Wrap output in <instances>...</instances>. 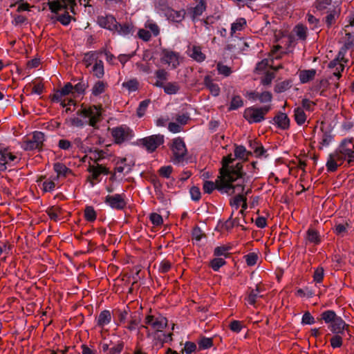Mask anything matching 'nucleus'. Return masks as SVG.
<instances>
[{
	"label": "nucleus",
	"instance_id": "nucleus-26",
	"mask_svg": "<svg viewBox=\"0 0 354 354\" xmlns=\"http://www.w3.org/2000/svg\"><path fill=\"white\" fill-rule=\"evenodd\" d=\"M180 86L178 82H169L165 84L164 92L167 95H175L178 93Z\"/></svg>",
	"mask_w": 354,
	"mask_h": 354
},
{
	"label": "nucleus",
	"instance_id": "nucleus-17",
	"mask_svg": "<svg viewBox=\"0 0 354 354\" xmlns=\"http://www.w3.org/2000/svg\"><path fill=\"white\" fill-rule=\"evenodd\" d=\"M348 325L346 324L344 321L340 317H337L333 322L330 324L329 328L330 330L335 334H342L345 328H348Z\"/></svg>",
	"mask_w": 354,
	"mask_h": 354
},
{
	"label": "nucleus",
	"instance_id": "nucleus-34",
	"mask_svg": "<svg viewBox=\"0 0 354 354\" xmlns=\"http://www.w3.org/2000/svg\"><path fill=\"white\" fill-rule=\"evenodd\" d=\"M353 46H354V39L352 41L349 40L348 41H345L344 46L339 51L337 59L346 63L348 60L344 58L345 53L346 50Z\"/></svg>",
	"mask_w": 354,
	"mask_h": 354
},
{
	"label": "nucleus",
	"instance_id": "nucleus-22",
	"mask_svg": "<svg viewBox=\"0 0 354 354\" xmlns=\"http://www.w3.org/2000/svg\"><path fill=\"white\" fill-rule=\"evenodd\" d=\"M206 9V3L204 0H200L197 5L190 9V15L192 19L201 16Z\"/></svg>",
	"mask_w": 354,
	"mask_h": 354
},
{
	"label": "nucleus",
	"instance_id": "nucleus-24",
	"mask_svg": "<svg viewBox=\"0 0 354 354\" xmlns=\"http://www.w3.org/2000/svg\"><path fill=\"white\" fill-rule=\"evenodd\" d=\"M261 288L259 286H257L255 289H250L246 300L250 305H254L257 299L263 297L261 292Z\"/></svg>",
	"mask_w": 354,
	"mask_h": 354
},
{
	"label": "nucleus",
	"instance_id": "nucleus-45",
	"mask_svg": "<svg viewBox=\"0 0 354 354\" xmlns=\"http://www.w3.org/2000/svg\"><path fill=\"white\" fill-rule=\"evenodd\" d=\"M243 106V102L239 95L234 96L232 99L229 110H236Z\"/></svg>",
	"mask_w": 354,
	"mask_h": 354
},
{
	"label": "nucleus",
	"instance_id": "nucleus-25",
	"mask_svg": "<svg viewBox=\"0 0 354 354\" xmlns=\"http://www.w3.org/2000/svg\"><path fill=\"white\" fill-rule=\"evenodd\" d=\"M189 56L198 62L205 60V55L201 52V49L198 46H194L189 49Z\"/></svg>",
	"mask_w": 354,
	"mask_h": 354
},
{
	"label": "nucleus",
	"instance_id": "nucleus-42",
	"mask_svg": "<svg viewBox=\"0 0 354 354\" xmlns=\"http://www.w3.org/2000/svg\"><path fill=\"white\" fill-rule=\"evenodd\" d=\"M106 84L102 81L97 82L92 88L93 95L97 96L104 92Z\"/></svg>",
	"mask_w": 354,
	"mask_h": 354
},
{
	"label": "nucleus",
	"instance_id": "nucleus-15",
	"mask_svg": "<svg viewBox=\"0 0 354 354\" xmlns=\"http://www.w3.org/2000/svg\"><path fill=\"white\" fill-rule=\"evenodd\" d=\"M238 183L235 185L232 184V186H240L241 187V189L239 190L237 189H234L236 190L233 194H236V195L230 199V205L232 207H234L236 209H237L241 203L244 201L245 196L242 194V193L244 191V185H243V183L240 180H237Z\"/></svg>",
	"mask_w": 354,
	"mask_h": 354
},
{
	"label": "nucleus",
	"instance_id": "nucleus-32",
	"mask_svg": "<svg viewBox=\"0 0 354 354\" xmlns=\"http://www.w3.org/2000/svg\"><path fill=\"white\" fill-rule=\"evenodd\" d=\"M98 60L97 53L94 51L86 53L83 59L86 68H88L93 62L95 63Z\"/></svg>",
	"mask_w": 354,
	"mask_h": 354
},
{
	"label": "nucleus",
	"instance_id": "nucleus-39",
	"mask_svg": "<svg viewBox=\"0 0 354 354\" xmlns=\"http://www.w3.org/2000/svg\"><path fill=\"white\" fill-rule=\"evenodd\" d=\"M54 170L59 176H66V174L71 171V170L68 168H67L64 164L60 162H57L54 165Z\"/></svg>",
	"mask_w": 354,
	"mask_h": 354
},
{
	"label": "nucleus",
	"instance_id": "nucleus-5",
	"mask_svg": "<svg viewBox=\"0 0 354 354\" xmlns=\"http://www.w3.org/2000/svg\"><path fill=\"white\" fill-rule=\"evenodd\" d=\"M164 143V136L156 134L138 140L137 145L144 147L148 152H153Z\"/></svg>",
	"mask_w": 354,
	"mask_h": 354
},
{
	"label": "nucleus",
	"instance_id": "nucleus-35",
	"mask_svg": "<svg viewBox=\"0 0 354 354\" xmlns=\"http://www.w3.org/2000/svg\"><path fill=\"white\" fill-rule=\"evenodd\" d=\"M92 71L93 74L97 78H102L104 74V64L102 60L99 59L94 64Z\"/></svg>",
	"mask_w": 354,
	"mask_h": 354
},
{
	"label": "nucleus",
	"instance_id": "nucleus-62",
	"mask_svg": "<svg viewBox=\"0 0 354 354\" xmlns=\"http://www.w3.org/2000/svg\"><path fill=\"white\" fill-rule=\"evenodd\" d=\"M302 109L308 111H313V107L315 106V104L309 100L308 99H304L301 102Z\"/></svg>",
	"mask_w": 354,
	"mask_h": 354
},
{
	"label": "nucleus",
	"instance_id": "nucleus-6",
	"mask_svg": "<svg viewBox=\"0 0 354 354\" xmlns=\"http://www.w3.org/2000/svg\"><path fill=\"white\" fill-rule=\"evenodd\" d=\"M145 322L154 330L153 338H160V333L167 326V319L162 316L148 315Z\"/></svg>",
	"mask_w": 354,
	"mask_h": 354
},
{
	"label": "nucleus",
	"instance_id": "nucleus-51",
	"mask_svg": "<svg viewBox=\"0 0 354 354\" xmlns=\"http://www.w3.org/2000/svg\"><path fill=\"white\" fill-rule=\"evenodd\" d=\"M230 247L225 245L216 247L214 250V255L216 257L223 256L227 257L228 255L227 252L230 250Z\"/></svg>",
	"mask_w": 354,
	"mask_h": 354
},
{
	"label": "nucleus",
	"instance_id": "nucleus-43",
	"mask_svg": "<svg viewBox=\"0 0 354 354\" xmlns=\"http://www.w3.org/2000/svg\"><path fill=\"white\" fill-rule=\"evenodd\" d=\"M307 239L309 242L313 243H318L320 241L318 232L313 229H309L307 232Z\"/></svg>",
	"mask_w": 354,
	"mask_h": 354
},
{
	"label": "nucleus",
	"instance_id": "nucleus-9",
	"mask_svg": "<svg viewBox=\"0 0 354 354\" xmlns=\"http://www.w3.org/2000/svg\"><path fill=\"white\" fill-rule=\"evenodd\" d=\"M111 135L117 144L129 141L134 136L133 131L127 126H120L113 128L111 131Z\"/></svg>",
	"mask_w": 354,
	"mask_h": 354
},
{
	"label": "nucleus",
	"instance_id": "nucleus-44",
	"mask_svg": "<svg viewBox=\"0 0 354 354\" xmlns=\"http://www.w3.org/2000/svg\"><path fill=\"white\" fill-rule=\"evenodd\" d=\"M84 217L86 221H90V222L94 221L95 220L96 212L94 210L93 207L88 206L85 208Z\"/></svg>",
	"mask_w": 354,
	"mask_h": 354
},
{
	"label": "nucleus",
	"instance_id": "nucleus-18",
	"mask_svg": "<svg viewBox=\"0 0 354 354\" xmlns=\"http://www.w3.org/2000/svg\"><path fill=\"white\" fill-rule=\"evenodd\" d=\"M273 120L277 127L281 129H287L289 128L290 120L288 115L284 113H278L273 118Z\"/></svg>",
	"mask_w": 354,
	"mask_h": 354
},
{
	"label": "nucleus",
	"instance_id": "nucleus-28",
	"mask_svg": "<svg viewBox=\"0 0 354 354\" xmlns=\"http://www.w3.org/2000/svg\"><path fill=\"white\" fill-rule=\"evenodd\" d=\"M294 118L298 125H302L306 120V115L301 107H297L294 110Z\"/></svg>",
	"mask_w": 354,
	"mask_h": 354
},
{
	"label": "nucleus",
	"instance_id": "nucleus-36",
	"mask_svg": "<svg viewBox=\"0 0 354 354\" xmlns=\"http://www.w3.org/2000/svg\"><path fill=\"white\" fill-rule=\"evenodd\" d=\"M246 25V20L244 18H239L232 24L231 35H233L236 31L241 30Z\"/></svg>",
	"mask_w": 354,
	"mask_h": 354
},
{
	"label": "nucleus",
	"instance_id": "nucleus-1",
	"mask_svg": "<svg viewBox=\"0 0 354 354\" xmlns=\"http://www.w3.org/2000/svg\"><path fill=\"white\" fill-rule=\"evenodd\" d=\"M77 114L88 118V120H82L79 118H71L69 120L71 126L77 127H82L86 124L95 127L96 124L101 120V109L97 106H90L88 107L82 108L77 111Z\"/></svg>",
	"mask_w": 354,
	"mask_h": 354
},
{
	"label": "nucleus",
	"instance_id": "nucleus-58",
	"mask_svg": "<svg viewBox=\"0 0 354 354\" xmlns=\"http://www.w3.org/2000/svg\"><path fill=\"white\" fill-rule=\"evenodd\" d=\"M65 12L64 14L59 15V22H60L64 26H68L72 19V17L69 15L67 10H64Z\"/></svg>",
	"mask_w": 354,
	"mask_h": 354
},
{
	"label": "nucleus",
	"instance_id": "nucleus-49",
	"mask_svg": "<svg viewBox=\"0 0 354 354\" xmlns=\"http://www.w3.org/2000/svg\"><path fill=\"white\" fill-rule=\"evenodd\" d=\"M244 258L245 259L246 263L249 266H254L259 259V257L257 254L254 252H250L246 255L244 256Z\"/></svg>",
	"mask_w": 354,
	"mask_h": 354
},
{
	"label": "nucleus",
	"instance_id": "nucleus-8",
	"mask_svg": "<svg viewBox=\"0 0 354 354\" xmlns=\"http://www.w3.org/2000/svg\"><path fill=\"white\" fill-rule=\"evenodd\" d=\"M45 140V135L41 131H35L31 138L22 142L21 147L26 151L41 150Z\"/></svg>",
	"mask_w": 354,
	"mask_h": 354
},
{
	"label": "nucleus",
	"instance_id": "nucleus-48",
	"mask_svg": "<svg viewBox=\"0 0 354 354\" xmlns=\"http://www.w3.org/2000/svg\"><path fill=\"white\" fill-rule=\"evenodd\" d=\"M88 86V82L82 79L77 84L73 86V91L79 94H82Z\"/></svg>",
	"mask_w": 354,
	"mask_h": 354
},
{
	"label": "nucleus",
	"instance_id": "nucleus-56",
	"mask_svg": "<svg viewBox=\"0 0 354 354\" xmlns=\"http://www.w3.org/2000/svg\"><path fill=\"white\" fill-rule=\"evenodd\" d=\"M250 147L254 150V153H256L257 156H262L266 152L263 147L257 142L250 143Z\"/></svg>",
	"mask_w": 354,
	"mask_h": 354
},
{
	"label": "nucleus",
	"instance_id": "nucleus-47",
	"mask_svg": "<svg viewBox=\"0 0 354 354\" xmlns=\"http://www.w3.org/2000/svg\"><path fill=\"white\" fill-rule=\"evenodd\" d=\"M250 153L242 146H237L234 150V155L238 158L246 159Z\"/></svg>",
	"mask_w": 354,
	"mask_h": 354
},
{
	"label": "nucleus",
	"instance_id": "nucleus-20",
	"mask_svg": "<svg viewBox=\"0 0 354 354\" xmlns=\"http://www.w3.org/2000/svg\"><path fill=\"white\" fill-rule=\"evenodd\" d=\"M204 84L209 89L212 95L216 97L219 95L220 88L217 84L213 82L209 75H206L204 77Z\"/></svg>",
	"mask_w": 354,
	"mask_h": 354
},
{
	"label": "nucleus",
	"instance_id": "nucleus-7",
	"mask_svg": "<svg viewBox=\"0 0 354 354\" xmlns=\"http://www.w3.org/2000/svg\"><path fill=\"white\" fill-rule=\"evenodd\" d=\"M171 149L173 153L172 160L174 163L179 164L185 160L187 149L185 142L181 138L174 139Z\"/></svg>",
	"mask_w": 354,
	"mask_h": 354
},
{
	"label": "nucleus",
	"instance_id": "nucleus-41",
	"mask_svg": "<svg viewBox=\"0 0 354 354\" xmlns=\"http://www.w3.org/2000/svg\"><path fill=\"white\" fill-rule=\"evenodd\" d=\"M338 316L333 310H326L322 314V318L327 324H331Z\"/></svg>",
	"mask_w": 354,
	"mask_h": 354
},
{
	"label": "nucleus",
	"instance_id": "nucleus-37",
	"mask_svg": "<svg viewBox=\"0 0 354 354\" xmlns=\"http://www.w3.org/2000/svg\"><path fill=\"white\" fill-rule=\"evenodd\" d=\"M329 66L330 68L335 67V71L333 72V75L336 77L337 79H339L341 77V72L343 71L344 68V66L343 64L338 62L336 60H333L330 62Z\"/></svg>",
	"mask_w": 354,
	"mask_h": 354
},
{
	"label": "nucleus",
	"instance_id": "nucleus-57",
	"mask_svg": "<svg viewBox=\"0 0 354 354\" xmlns=\"http://www.w3.org/2000/svg\"><path fill=\"white\" fill-rule=\"evenodd\" d=\"M173 171V168L171 166H164L160 168L158 173L160 176H161L163 178H169L170 177V175Z\"/></svg>",
	"mask_w": 354,
	"mask_h": 354
},
{
	"label": "nucleus",
	"instance_id": "nucleus-61",
	"mask_svg": "<svg viewBox=\"0 0 354 354\" xmlns=\"http://www.w3.org/2000/svg\"><path fill=\"white\" fill-rule=\"evenodd\" d=\"M330 344H331V346L334 348H339L342 344V337L338 334H336L335 336H333L331 338Z\"/></svg>",
	"mask_w": 354,
	"mask_h": 354
},
{
	"label": "nucleus",
	"instance_id": "nucleus-29",
	"mask_svg": "<svg viewBox=\"0 0 354 354\" xmlns=\"http://www.w3.org/2000/svg\"><path fill=\"white\" fill-rule=\"evenodd\" d=\"M316 71L315 69L301 71L299 73V80L301 83H306L313 80Z\"/></svg>",
	"mask_w": 354,
	"mask_h": 354
},
{
	"label": "nucleus",
	"instance_id": "nucleus-3",
	"mask_svg": "<svg viewBox=\"0 0 354 354\" xmlns=\"http://www.w3.org/2000/svg\"><path fill=\"white\" fill-rule=\"evenodd\" d=\"M205 193L211 194L214 189H217L221 194H226L231 196L236 191L234 189L239 190L241 189L240 186H232V183L229 181L223 176H218L215 183L212 181L206 180L203 183V187Z\"/></svg>",
	"mask_w": 354,
	"mask_h": 354
},
{
	"label": "nucleus",
	"instance_id": "nucleus-23",
	"mask_svg": "<svg viewBox=\"0 0 354 354\" xmlns=\"http://www.w3.org/2000/svg\"><path fill=\"white\" fill-rule=\"evenodd\" d=\"M185 11L182 10H174L172 9H168L166 15L169 20L175 22H180L185 17Z\"/></svg>",
	"mask_w": 354,
	"mask_h": 354
},
{
	"label": "nucleus",
	"instance_id": "nucleus-16",
	"mask_svg": "<svg viewBox=\"0 0 354 354\" xmlns=\"http://www.w3.org/2000/svg\"><path fill=\"white\" fill-rule=\"evenodd\" d=\"M97 22L101 27L111 31H115V30L117 29L118 22L115 18L112 15L98 17Z\"/></svg>",
	"mask_w": 354,
	"mask_h": 354
},
{
	"label": "nucleus",
	"instance_id": "nucleus-54",
	"mask_svg": "<svg viewBox=\"0 0 354 354\" xmlns=\"http://www.w3.org/2000/svg\"><path fill=\"white\" fill-rule=\"evenodd\" d=\"M272 100V95L269 91L259 93L258 100L261 103L270 102Z\"/></svg>",
	"mask_w": 354,
	"mask_h": 354
},
{
	"label": "nucleus",
	"instance_id": "nucleus-14",
	"mask_svg": "<svg viewBox=\"0 0 354 354\" xmlns=\"http://www.w3.org/2000/svg\"><path fill=\"white\" fill-rule=\"evenodd\" d=\"M48 5L52 13L57 14L60 10H68L69 7L71 11L73 12L74 7L76 6V0H74L73 3H65L62 0L51 1H48Z\"/></svg>",
	"mask_w": 354,
	"mask_h": 354
},
{
	"label": "nucleus",
	"instance_id": "nucleus-50",
	"mask_svg": "<svg viewBox=\"0 0 354 354\" xmlns=\"http://www.w3.org/2000/svg\"><path fill=\"white\" fill-rule=\"evenodd\" d=\"M149 103L150 101L149 100H143L140 103L137 109V115L139 118H142L145 115Z\"/></svg>",
	"mask_w": 354,
	"mask_h": 354
},
{
	"label": "nucleus",
	"instance_id": "nucleus-40",
	"mask_svg": "<svg viewBox=\"0 0 354 354\" xmlns=\"http://www.w3.org/2000/svg\"><path fill=\"white\" fill-rule=\"evenodd\" d=\"M122 87L127 88L129 92H134L138 88V82L136 79H132L122 83Z\"/></svg>",
	"mask_w": 354,
	"mask_h": 354
},
{
	"label": "nucleus",
	"instance_id": "nucleus-59",
	"mask_svg": "<svg viewBox=\"0 0 354 354\" xmlns=\"http://www.w3.org/2000/svg\"><path fill=\"white\" fill-rule=\"evenodd\" d=\"M160 338H154L157 341L156 344L158 342L160 343V345H162L165 342H168L169 341L172 340L171 336L172 333H168L165 334L164 333H160Z\"/></svg>",
	"mask_w": 354,
	"mask_h": 354
},
{
	"label": "nucleus",
	"instance_id": "nucleus-63",
	"mask_svg": "<svg viewBox=\"0 0 354 354\" xmlns=\"http://www.w3.org/2000/svg\"><path fill=\"white\" fill-rule=\"evenodd\" d=\"M155 75L158 80L167 81L168 79L169 73L165 69H159L155 72Z\"/></svg>",
	"mask_w": 354,
	"mask_h": 354
},
{
	"label": "nucleus",
	"instance_id": "nucleus-2",
	"mask_svg": "<svg viewBox=\"0 0 354 354\" xmlns=\"http://www.w3.org/2000/svg\"><path fill=\"white\" fill-rule=\"evenodd\" d=\"M234 158L232 155L225 156L222 160V168L220 169V175L225 177L227 180L231 183L241 180L242 177L245 174L242 169V163H236L235 167L230 166V165L233 162Z\"/></svg>",
	"mask_w": 354,
	"mask_h": 354
},
{
	"label": "nucleus",
	"instance_id": "nucleus-46",
	"mask_svg": "<svg viewBox=\"0 0 354 354\" xmlns=\"http://www.w3.org/2000/svg\"><path fill=\"white\" fill-rule=\"evenodd\" d=\"M46 212L51 219L57 221L59 219V214L61 212V208L59 207L53 206L48 208Z\"/></svg>",
	"mask_w": 354,
	"mask_h": 354
},
{
	"label": "nucleus",
	"instance_id": "nucleus-10",
	"mask_svg": "<svg viewBox=\"0 0 354 354\" xmlns=\"http://www.w3.org/2000/svg\"><path fill=\"white\" fill-rule=\"evenodd\" d=\"M338 151L347 157L348 163L354 162V144L352 139H344L338 147Z\"/></svg>",
	"mask_w": 354,
	"mask_h": 354
},
{
	"label": "nucleus",
	"instance_id": "nucleus-53",
	"mask_svg": "<svg viewBox=\"0 0 354 354\" xmlns=\"http://www.w3.org/2000/svg\"><path fill=\"white\" fill-rule=\"evenodd\" d=\"M296 35L301 39H305L306 37L307 28L304 25L299 24L295 27Z\"/></svg>",
	"mask_w": 354,
	"mask_h": 354
},
{
	"label": "nucleus",
	"instance_id": "nucleus-33",
	"mask_svg": "<svg viewBox=\"0 0 354 354\" xmlns=\"http://www.w3.org/2000/svg\"><path fill=\"white\" fill-rule=\"evenodd\" d=\"M306 19L307 20L310 29L316 30L321 27V21L319 19L312 14L308 13L306 15Z\"/></svg>",
	"mask_w": 354,
	"mask_h": 354
},
{
	"label": "nucleus",
	"instance_id": "nucleus-19",
	"mask_svg": "<svg viewBox=\"0 0 354 354\" xmlns=\"http://www.w3.org/2000/svg\"><path fill=\"white\" fill-rule=\"evenodd\" d=\"M115 31L122 36L132 35L134 32V26L131 23H125L123 24L118 23L117 29H115Z\"/></svg>",
	"mask_w": 354,
	"mask_h": 354
},
{
	"label": "nucleus",
	"instance_id": "nucleus-12",
	"mask_svg": "<svg viewBox=\"0 0 354 354\" xmlns=\"http://www.w3.org/2000/svg\"><path fill=\"white\" fill-rule=\"evenodd\" d=\"M104 203L111 208L121 210L126 207L124 196L122 194L108 195L105 197Z\"/></svg>",
	"mask_w": 354,
	"mask_h": 354
},
{
	"label": "nucleus",
	"instance_id": "nucleus-31",
	"mask_svg": "<svg viewBox=\"0 0 354 354\" xmlns=\"http://www.w3.org/2000/svg\"><path fill=\"white\" fill-rule=\"evenodd\" d=\"M328 15L325 17V23L328 28H330L335 24L336 19L339 17V10L336 8H333V10L327 12Z\"/></svg>",
	"mask_w": 354,
	"mask_h": 354
},
{
	"label": "nucleus",
	"instance_id": "nucleus-52",
	"mask_svg": "<svg viewBox=\"0 0 354 354\" xmlns=\"http://www.w3.org/2000/svg\"><path fill=\"white\" fill-rule=\"evenodd\" d=\"M225 263L222 258H215L210 261V266L214 271H218Z\"/></svg>",
	"mask_w": 354,
	"mask_h": 354
},
{
	"label": "nucleus",
	"instance_id": "nucleus-27",
	"mask_svg": "<svg viewBox=\"0 0 354 354\" xmlns=\"http://www.w3.org/2000/svg\"><path fill=\"white\" fill-rule=\"evenodd\" d=\"M111 320V315L109 310H104L102 311L97 317V325L103 327L110 323Z\"/></svg>",
	"mask_w": 354,
	"mask_h": 354
},
{
	"label": "nucleus",
	"instance_id": "nucleus-30",
	"mask_svg": "<svg viewBox=\"0 0 354 354\" xmlns=\"http://www.w3.org/2000/svg\"><path fill=\"white\" fill-rule=\"evenodd\" d=\"M88 171L91 173L92 178L94 180H97L99 176L101 174H107L108 171H106V168L102 167V165H97V166H90L88 167Z\"/></svg>",
	"mask_w": 354,
	"mask_h": 354
},
{
	"label": "nucleus",
	"instance_id": "nucleus-55",
	"mask_svg": "<svg viewBox=\"0 0 354 354\" xmlns=\"http://www.w3.org/2000/svg\"><path fill=\"white\" fill-rule=\"evenodd\" d=\"M198 344L200 350L207 349L212 346V339L211 338L203 337L198 341Z\"/></svg>",
	"mask_w": 354,
	"mask_h": 354
},
{
	"label": "nucleus",
	"instance_id": "nucleus-38",
	"mask_svg": "<svg viewBox=\"0 0 354 354\" xmlns=\"http://www.w3.org/2000/svg\"><path fill=\"white\" fill-rule=\"evenodd\" d=\"M339 165L340 164L337 163V162L335 160V157H334V156H332V154H330L326 162V167L328 171H335Z\"/></svg>",
	"mask_w": 354,
	"mask_h": 354
},
{
	"label": "nucleus",
	"instance_id": "nucleus-13",
	"mask_svg": "<svg viewBox=\"0 0 354 354\" xmlns=\"http://www.w3.org/2000/svg\"><path fill=\"white\" fill-rule=\"evenodd\" d=\"M160 59L162 62L171 65L173 68H176L180 64L178 53L170 50L162 49Z\"/></svg>",
	"mask_w": 354,
	"mask_h": 354
},
{
	"label": "nucleus",
	"instance_id": "nucleus-60",
	"mask_svg": "<svg viewBox=\"0 0 354 354\" xmlns=\"http://www.w3.org/2000/svg\"><path fill=\"white\" fill-rule=\"evenodd\" d=\"M217 70L219 74L223 75L226 77L229 76L232 73L231 68L230 67L225 65H223L220 63L217 64Z\"/></svg>",
	"mask_w": 354,
	"mask_h": 354
},
{
	"label": "nucleus",
	"instance_id": "nucleus-21",
	"mask_svg": "<svg viewBox=\"0 0 354 354\" xmlns=\"http://www.w3.org/2000/svg\"><path fill=\"white\" fill-rule=\"evenodd\" d=\"M333 0H316L315 2V7L319 11H326V12L333 10V8H335L332 5Z\"/></svg>",
	"mask_w": 354,
	"mask_h": 354
},
{
	"label": "nucleus",
	"instance_id": "nucleus-64",
	"mask_svg": "<svg viewBox=\"0 0 354 354\" xmlns=\"http://www.w3.org/2000/svg\"><path fill=\"white\" fill-rule=\"evenodd\" d=\"M324 277V269L322 268H317L314 272V281L317 283H320Z\"/></svg>",
	"mask_w": 354,
	"mask_h": 354
},
{
	"label": "nucleus",
	"instance_id": "nucleus-4",
	"mask_svg": "<svg viewBox=\"0 0 354 354\" xmlns=\"http://www.w3.org/2000/svg\"><path fill=\"white\" fill-rule=\"evenodd\" d=\"M270 109V105H266L261 107H248L245 110L243 116L250 124L259 123L265 120V115Z\"/></svg>",
	"mask_w": 354,
	"mask_h": 354
},
{
	"label": "nucleus",
	"instance_id": "nucleus-11",
	"mask_svg": "<svg viewBox=\"0 0 354 354\" xmlns=\"http://www.w3.org/2000/svg\"><path fill=\"white\" fill-rule=\"evenodd\" d=\"M17 156L12 154L8 149L0 144V172L7 169V165L10 166L11 162L17 159Z\"/></svg>",
	"mask_w": 354,
	"mask_h": 354
}]
</instances>
